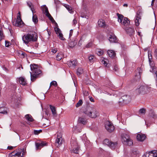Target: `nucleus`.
Listing matches in <instances>:
<instances>
[{
	"mask_svg": "<svg viewBox=\"0 0 157 157\" xmlns=\"http://www.w3.org/2000/svg\"><path fill=\"white\" fill-rule=\"evenodd\" d=\"M37 39L36 33L35 32H31L24 35L22 37L24 43L26 45L32 42H36Z\"/></svg>",
	"mask_w": 157,
	"mask_h": 157,
	"instance_id": "nucleus-1",
	"label": "nucleus"
},
{
	"mask_svg": "<svg viewBox=\"0 0 157 157\" xmlns=\"http://www.w3.org/2000/svg\"><path fill=\"white\" fill-rule=\"evenodd\" d=\"M32 73L30 72L31 75V80L32 82L34 81L39 75L41 73V71L35 64H31L30 66Z\"/></svg>",
	"mask_w": 157,
	"mask_h": 157,
	"instance_id": "nucleus-2",
	"label": "nucleus"
},
{
	"mask_svg": "<svg viewBox=\"0 0 157 157\" xmlns=\"http://www.w3.org/2000/svg\"><path fill=\"white\" fill-rule=\"evenodd\" d=\"M83 113L92 118H95L99 115L98 112L95 108L90 107L87 108L83 111Z\"/></svg>",
	"mask_w": 157,
	"mask_h": 157,
	"instance_id": "nucleus-3",
	"label": "nucleus"
},
{
	"mask_svg": "<svg viewBox=\"0 0 157 157\" xmlns=\"http://www.w3.org/2000/svg\"><path fill=\"white\" fill-rule=\"evenodd\" d=\"M122 141L124 144L131 146L133 144L132 140L130 138L129 136L126 133H123L121 135Z\"/></svg>",
	"mask_w": 157,
	"mask_h": 157,
	"instance_id": "nucleus-4",
	"label": "nucleus"
},
{
	"mask_svg": "<svg viewBox=\"0 0 157 157\" xmlns=\"http://www.w3.org/2000/svg\"><path fill=\"white\" fill-rule=\"evenodd\" d=\"M13 25L16 26L21 27L23 26L24 25V24L21 18L20 12H19L18 13L17 19L13 22Z\"/></svg>",
	"mask_w": 157,
	"mask_h": 157,
	"instance_id": "nucleus-5",
	"label": "nucleus"
},
{
	"mask_svg": "<svg viewBox=\"0 0 157 157\" xmlns=\"http://www.w3.org/2000/svg\"><path fill=\"white\" fill-rule=\"evenodd\" d=\"M41 8L43 13L50 20L52 21H54L53 18L49 13L48 8L46 5H43L41 6Z\"/></svg>",
	"mask_w": 157,
	"mask_h": 157,
	"instance_id": "nucleus-6",
	"label": "nucleus"
},
{
	"mask_svg": "<svg viewBox=\"0 0 157 157\" xmlns=\"http://www.w3.org/2000/svg\"><path fill=\"white\" fill-rule=\"evenodd\" d=\"M105 128L109 132H113L114 129V127L113 124L109 121H107L105 124Z\"/></svg>",
	"mask_w": 157,
	"mask_h": 157,
	"instance_id": "nucleus-7",
	"label": "nucleus"
},
{
	"mask_svg": "<svg viewBox=\"0 0 157 157\" xmlns=\"http://www.w3.org/2000/svg\"><path fill=\"white\" fill-rule=\"evenodd\" d=\"M143 157H157V151H153L146 152Z\"/></svg>",
	"mask_w": 157,
	"mask_h": 157,
	"instance_id": "nucleus-8",
	"label": "nucleus"
},
{
	"mask_svg": "<svg viewBox=\"0 0 157 157\" xmlns=\"http://www.w3.org/2000/svg\"><path fill=\"white\" fill-rule=\"evenodd\" d=\"M63 140L61 134H58L57 138L55 142L56 145L57 147H59L62 144L63 142Z\"/></svg>",
	"mask_w": 157,
	"mask_h": 157,
	"instance_id": "nucleus-9",
	"label": "nucleus"
},
{
	"mask_svg": "<svg viewBox=\"0 0 157 157\" xmlns=\"http://www.w3.org/2000/svg\"><path fill=\"white\" fill-rule=\"evenodd\" d=\"M77 64V61L76 60H71L68 63V66L71 69H74Z\"/></svg>",
	"mask_w": 157,
	"mask_h": 157,
	"instance_id": "nucleus-10",
	"label": "nucleus"
},
{
	"mask_svg": "<svg viewBox=\"0 0 157 157\" xmlns=\"http://www.w3.org/2000/svg\"><path fill=\"white\" fill-rule=\"evenodd\" d=\"M22 151L20 152H16L15 151L12 152L10 153L9 156L12 157L13 156H17L16 157H21V154Z\"/></svg>",
	"mask_w": 157,
	"mask_h": 157,
	"instance_id": "nucleus-11",
	"label": "nucleus"
},
{
	"mask_svg": "<svg viewBox=\"0 0 157 157\" xmlns=\"http://www.w3.org/2000/svg\"><path fill=\"white\" fill-rule=\"evenodd\" d=\"M47 143L45 142H41L40 143H36V145L37 149H40L43 146L46 145Z\"/></svg>",
	"mask_w": 157,
	"mask_h": 157,
	"instance_id": "nucleus-12",
	"label": "nucleus"
},
{
	"mask_svg": "<svg viewBox=\"0 0 157 157\" xmlns=\"http://www.w3.org/2000/svg\"><path fill=\"white\" fill-rule=\"evenodd\" d=\"M139 153L137 150L134 149L132 150L131 154L132 157H139Z\"/></svg>",
	"mask_w": 157,
	"mask_h": 157,
	"instance_id": "nucleus-13",
	"label": "nucleus"
},
{
	"mask_svg": "<svg viewBox=\"0 0 157 157\" xmlns=\"http://www.w3.org/2000/svg\"><path fill=\"white\" fill-rule=\"evenodd\" d=\"M146 138L145 135L138 134L137 136V139L140 141H143Z\"/></svg>",
	"mask_w": 157,
	"mask_h": 157,
	"instance_id": "nucleus-14",
	"label": "nucleus"
},
{
	"mask_svg": "<svg viewBox=\"0 0 157 157\" xmlns=\"http://www.w3.org/2000/svg\"><path fill=\"white\" fill-rule=\"evenodd\" d=\"M141 19V17L140 14L137 13L135 19V23L136 25L138 26L139 25V21Z\"/></svg>",
	"mask_w": 157,
	"mask_h": 157,
	"instance_id": "nucleus-15",
	"label": "nucleus"
},
{
	"mask_svg": "<svg viewBox=\"0 0 157 157\" xmlns=\"http://www.w3.org/2000/svg\"><path fill=\"white\" fill-rule=\"evenodd\" d=\"M78 122L79 123L83 124H85L87 122L86 119L82 117H79L78 119Z\"/></svg>",
	"mask_w": 157,
	"mask_h": 157,
	"instance_id": "nucleus-16",
	"label": "nucleus"
},
{
	"mask_svg": "<svg viewBox=\"0 0 157 157\" xmlns=\"http://www.w3.org/2000/svg\"><path fill=\"white\" fill-rule=\"evenodd\" d=\"M107 53L109 56L112 58H113L114 57L116 54L115 52L112 50H108Z\"/></svg>",
	"mask_w": 157,
	"mask_h": 157,
	"instance_id": "nucleus-17",
	"label": "nucleus"
},
{
	"mask_svg": "<svg viewBox=\"0 0 157 157\" xmlns=\"http://www.w3.org/2000/svg\"><path fill=\"white\" fill-rule=\"evenodd\" d=\"M129 23V21L128 20V18L124 17L122 23H121V24L125 26H127L128 25Z\"/></svg>",
	"mask_w": 157,
	"mask_h": 157,
	"instance_id": "nucleus-18",
	"label": "nucleus"
},
{
	"mask_svg": "<svg viewBox=\"0 0 157 157\" xmlns=\"http://www.w3.org/2000/svg\"><path fill=\"white\" fill-rule=\"evenodd\" d=\"M19 83L20 84L24 86H25L26 85V81L24 78L21 77L19 78Z\"/></svg>",
	"mask_w": 157,
	"mask_h": 157,
	"instance_id": "nucleus-19",
	"label": "nucleus"
},
{
	"mask_svg": "<svg viewBox=\"0 0 157 157\" xmlns=\"http://www.w3.org/2000/svg\"><path fill=\"white\" fill-rule=\"evenodd\" d=\"M109 40L110 42L114 43L116 42L117 39L115 36L110 35Z\"/></svg>",
	"mask_w": 157,
	"mask_h": 157,
	"instance_id": "nucleus-20",
	"label": "nucleus"
},
{
	"mask_svg": "<svg viewBox=\"0 0 157 157\" xmlns=\"http://www.w3.org/2000/svg\"><path fill=\"white\" fill-rule=\"evenodd\" d=\"M98 25L101 27H104L105 26V21L102 19L99 20L98 21Z\"/></svg>",
	"mask_w": 157,
	"mask_h": 157,
	"instance_id": "nucleus-21",
	"label": "nucleus"
},
{
	"mask_svg": "<svg viewBox=\"0 0 157 157\" xmlns=\"http://www.w3.org/2000/svg\"><path fill=\"white\" fill-rule=\"evenodd\" d=\"M117 146V142H113L111 141L109 146L110 148L113 149H115Z\"/></svg>",
	"mask_w": 157,
	"mask_h": 157,
	"instance_id": "nucleus-22",
	"label": "nucleus"
},
{
	"mask_svg": "<svg viewBox=\"0 0 157 157\" xmlns=\"http://www.w3.org/2000/svg\"><path fill=\"white\" fill-rule=\"evenodd\" d=\"M50 107L53 115L54 116H56V112L55 107L54 106L50 105Z\"/></svg>",
	"mask_w": 157,
	"mask_h": 157,
	"instance_id": "nucleus-23",
	"label": "nucleus"
},
{
	"mask_svg": "<svg viewBox=\"0 0 157 157\" xmlns=\"http://www.w3.org/2000/svg\"><path fill=\"white\" fill-rule=\"evenodd\" d=\"M146 87H144V86H141L139 89L136 90V91L140 93H145L144 89H146Z\"/></svg>",
	"mask_w": 157,
	"mask_h": 157,
	"instance_id": "nucleus-24",
	"label": "nucleus"
},
{
	"mask_svg": "<svg viewBox=\"0 0 157 157\" xmlns=\"http://www.w3.org/2000/svg\"><path fill=\"white\" fill-rule=\"evenodd\" d=\"M0 113L3 114H6L7 113V110L6 108L4 107L0 108Z\"/></svg>",
	"mask_w": 157,
	"mask_h": 157,
	"instance_id": "nucleus-25",
	"label": "nucleus"
},
{
	"mask_svg": "<svg viewBox=\"0 0 157 157\" xmlns=\"http://www.w3.org/2000/svg\"><path fill=\"white\" fill-rule=\"evenodd\" d=\"M117 16L118 17V22L121 23L124 18V16L123 15L120 14L119 13H117Z\"/></svg>",
	"mask_w": 157,
	"mask_h": 157,
	"instance_id": "nucleus-26",
	"label": "nucleus"
},
{
	"mask_svg": "<svg viewBox=\"0 0 157 157\" xmlns=\"http://www.w3.org/2000/svg\"><path fill=\"white\" fill-rule=\"evenodd\" d=\"M149 62L150 65L151 67L152 68V69L153 71L155 72L157 70V69L154 67V62L151 61L149 57Z\"/></svg>",
	"mask_w": 157,
	"mask_h": 157,
	"instance_id": "nucleus-27",
	"label": "nucleus"
},
{
	"mask_svg": "<svg viewBox=\"0 0 157 157\" xmlns=\"http://www.w3.org/2000/svg\"><path fill=\"white\" fill-rule=\"evenodd\" d=\"M64 6L68 10L70 13H73L74 11L73 10L72 8L70 6L67 4H65Z\"/></svg>",
	"mask_w": 157,
	"mask_h": 157,
	"instance_id": "nucleus-28",
	"label": "nucleus"
},
{
	"mask_svg": "<svg viewBox=\"0 0 157 157\" xmlns=\"http://www.w3.org/2000/svg\"><path fill=\"white\" fill-rule=\"evenodd\" d=\"M33 13V15L32 17V20L34 22V23L36 24L38 22V18L36 15L34 14V13Z\"/></svg>",
	"mask_w": 157,
	"mask_h": 157,
	"instance_id": "nucleus-29",
	"label": "nucleus"
},
{
	"mask_svg": "<svg viewBox=\"0 0 157 157\" xmlns=\"http://www.w3.org/2000/svg\"><path fill=\"white\" fill-rule=\"evenodd\" d=\"M25 119L29 121L32 122L33 121L32 116L29 114H27L25 116Z\"/></svg>",
	"mask_w": 157,
	"mask_h": 157,
	"instance_id": "nucleus-30",
	"label": "nucleus"
},
{
	"mask_svg": "<svg viewBox=\"0 0 157 157\" xmlns=\"http://www.w3.org/2000/svg\"><path fill=\"white\" fill-rule=\"evenodd\" d=\"M77 44V41L75 40L74 41H71L69 43V45L71 48H73Z\"/></svg>",
	"mask_w": 157,
	"mask_h": 157,
	"instance_id": "nucleus-31",
	"label": "nucleus"
},
{
	"mask_svg": "<svg viewBox=\"0 0 157 157\" xmlns=\"http://www.w3.org/2000/svg\"><path fill=\"white\" fill-rule=\"evenodd\" d=\"M96 52L98 56H101L104 53V51L103 50L101 49H98L96 50Z\"/></svg>",
	"mask_w": 157,
	"mask_h": 157,
	"instance_id": "nucleus-32",
	"label": "nucleus"
},
{
	"mask_svg": "<svg viewBox=\"0 0 157 157\" xmlns=\"http://www.w3.org/2000/svg\"><path fill=\"white\" fill-rule=\"evenodd\" d=\"M83 72V69L81 67L78 68L77 71V74L78 75H79L82 74Z\"/></svg>",
	"mask_w": 157,
	"mask_h": 157,
	"instance_id": "nucleus-33",
	"label": "nucleus"
},
{
	"mask_svg": "<svg viewBox=\"0 0 157 157\" xmlns=\"http://www.w3.org/2000/svg\"><path fill=\"white\" fill-rule=\"evenodd\" d=\"M122 99L124 101H129L130 100V97L129 96L126 95L122 97Z\"/></svg>",
	"mask_w": 157,
	"mask_h": 157,
	"instance_id": "nucleus-34",
	"label": "nucleus"
},
{
	"mask_svg": "<svg viewBox=\"0 0 157 157\" xmlns=\"http://www.w3.org/2000/svg\"><path fill=\"white\" fill-rule=\"evenodd\" d=\"M63 55L61 53H58L56 56V59L57 60H60L63 57Z\"/></svg>",
	"mask_w": 157,
	"mask_h": 157,
	"instance_id": "nucleus-35",
	"label": "nucleus"
},
{
	"mask_svg": "<svg viewBox=\"0 0 157 157\" xmlns=\"http://www.w3.org/2000/svg\"><path fill=\"white\" fill-rule=\"evenodd\" d=\"M89 61L90 62H92L94 61L95 58L94 56L93 55H90L89 57Z\"/></svg>",
	"mask_w": 157,
	"mask_h": 157,
	"instance_id": "nucleus-36",
	"label": "nucleus"
},
{
	"mask_svg": "<svg viewBox=\"0 0 157 157\" xmlns=\"http://www.w3.org/2000/svg\"><path fill=\"white\" fill-rule=\"evenodd\" d=\"M111 141L108 139H105L103 141V144L106 145H107L108 146H109Z\"/></svg>",
	"mask_w": 157,
	"mask_h": 157,
	"instance_id": "nucleus-37",
	"label": "nucleus"
},
{
	"mask_svg": "<svg viewBox=\"0 0 157 157\" xmlns=\"http://www.w3.org/2000/svg\"><path fill=\"white\" fill-rule=\"evenodd\" d=\"M27 4L28 6L30 8L33 13L34 9L33 8V6L32 5V4L31 2H27Z\"/></svg>",
	"mask_w": 157,
	"mask_h": 157,
	"instance_id": "nucleus-38",
	"label": "nucleus"
},
{
	"mask_svg": "<svg viewBox=\"0 0 157 157\" xmlns=\"http://www.w3.org/2000/svg\"><path fill=\"white\" fill-rule=\"evenodd\" d=\"M83 103L82 101V100H79L78 101L76 105V107L78 108L79 106H80Z\"/></svg>",
	"mask_w": 157,
	"mask_h": 157,
	"instance_id": "nucleus-39",
	"label": "nucleus"
},
{
	"mask_svg": "<svg viewBox=\"0 0 157 157\" xmlns=\"http://www.w3.org/2000/svg\"><path fill=\"white\" fill-rule=\"evenodd\" d=\"M141 70L140 69V70L139 71V75H136L135 76V79L136 80H138L140 78V73H141Z\"/></svg>",
	"mask_w": 157,
	"mask_h": 157,
	"instance_id": "nucleus-40",
	"label": "nucleus"
},
{
	"mask_svg": "<svg viewBox=\"0 0 157 157\" xmlns=\"http://www.w3.org/2000/svg\"><path fill=\"white\" fill-rule=\"evenodd\" d=\"M57 82L56 81H53L50 83V87L52 86H57Z\"/></svg>",
	"mask_w": 157,
	"mask_h": 157,
	"instance_id": "nucleus-41",
	"label": "nucleus"
},
{
	"mask_svg": "<svg viewBox=\"0 0 157 157\" xmlns=\"http://www.w3.org/2000/svg\"><path fill=\"white\" fill-rule=\"evenodd\" d=\"M54 29L55 32L57 35L61 33L60 29L58 28H55Z\"/></svg>",
	"mask_w": 157,
	"mask_h": 157,
	"instance_id": "nucleus-42",
	"label": "nucleus"
},
{
	"mask_svg": "<svg viewBox=\"0 0 157 157\" xmlns=\"http://www.w3.org/2000/svg\"><path fill=\"white\" fill-rule=\"evenodd\" d=\"M58 36L59 37L60 40H65L64 38L63 37V35L61 33L58 34Z\"/></svg>",
	"mask_w": 157,
	"mask_h": 157,
	"instance_id": "nucleus-43",
	"label": "nucleus"
},
{
	"mask_svg": "<svg viewBox=\"0 0 157 157\" xmlns=\"http://www.w3.org/2000/svg\"><path fill=\"white\" fill-rule=\"evenodd\" d=\"M144 87H145H145L147 88L146 89H144L145 93V92H147L149 91L150 90V89L151 88V87H149L148 86H144Z\"/></svg>",
	"mask_w": 157,
	"mask_h": 157,
	"instance_id": "nucleus-44",
	"label": "nucleus"
},
{
	"mask_svg": "<svg viewBox=\"0 0 157 157\" xmlns=\"http://www.w3.org/2000/svg\"><path fill=\"white\" fill-rule=\"evenodd\" d=\"M79 148L78 147H77L76 148H75V149H73L72 150V151L75 153L78 154V151L79 150Z\"/></svg>",
	"mask_w": 157,
	"mask_h": 157,
	"instance_id": "nucleus-45",
	"label": "nucleus"
},
{
	"mask_svg": "<svg viewBox=\"0 0 157 157\" xmlns=\"http://www.w3.org/2000/svg\"><path fill=\"white\" fill-rule=\"evenodd\" d=\"M41 132H42V130H35L34 131V133L35 135L38 134Z\"/></svg>",
	"mask_w": 157,
	"mask_h": 157,
	"instance_id": "nucleus-46",
	"label": "nucleus"
},
{
	"mask_svg": "<svg viewBox=\"0 0 157 157\" xmlns=\"http://www.w3.org/2000/svg\"><path fill=\"white\" fill-rule=\"evenodd\" d=\"M57 50V49L56 48H52L51 49L52 52L54 53H56Z\"/></svg>",
	"mask_w": 157,
	"mask_h": 157,
	"instance_id": "nucleus-47",
	"label": "nucleus"
},
{
	"mask_svg": "<svg viewBox=\"0 0 157 157\" xmlns=\"http://www.w3.org/2000/svg\"><path fill=\"white\" fill-rule=\"evenodd\" d=\"M139 112L141 114H144L145 113V110L144 109H140V110Z\"/></svg>",
	"mask_w": 157,
	"mask_h": 157,
	"instance_id": "nucleus-48",
	"label": "nucleus"
},
{
	"mask_svg": "<svg viewBox=\"0 0 157 157\" xmlns=\"http://www.w3.org/2000/svg\"><path fill=\"white\" fill-rule=\"evenodd\" d=\"M92 45V43L91 42H90L88 43L86 45V48H89Z\"/></svg>",
	"mask_w": 157,
	"mask_h": 157,
	"instance_id": "nucleus-49",
	"label": "nucleus"
},
{
	"mask_svg": "<svg viewBox=\"0 0 157 157\" xmlns=\"http://www.w3.org/2000/svg\"><path fill=\"white\" fill-rule=\"evenodd\" d=\"M10 44V43L7 41H5V46L6 47H8Z\"/></svg>",
	"mask_w": 157,
	"mask_h": 157,
	"instance_id": "nucleus-50",
	"label": "nucleus"
},
{
	"mask_svg": "<svg viewBox=\"0 0 157 157\" xmlns=\"http://www.w3.org/2000/svg\"><path fill=\"white\" fill-rule=\"evenodd\" d=\"M73 25H75L77 23V20L75 19H74L72 22Z\"/></svg>",
	"mask_w": 157,
	"mask_h": 157,
	"instance_id": "nucleus-51",
	"label": "nucleus"
},
{
	"mask_svg": "<svg viewBox=\"0 0 157 157\" xmlns=\"http://www.w3.org/2000/svg\"><path fill=\"white\" fill-rule=\"evenodd\" d=\"M129 30L130 31L131 33H132L134 32L133 29H132V28H128L127 30V32H128V31Z\"/></svg>",
	"mask_w": 157,
	"mask_h": 157,
	"instance_id": "nucleus-52",
	"label": "nucleus"
},
{
	"mask_svg": "<svg viewBox=\"0 0 157 157\" xmlns=\"http://www.w3.org/2000/svg\"><path fill=\"white\" fill-rule=\"evenodd\" d=\"M73 30L72 29H71L70 30V33H69V38L72 36V34H73Z\"/></svg>",
	"mask_w": 157,
	"mask_h": 157,
	"instance_id": "nucleus-53",
	"label": "nucleus"
},
{
	"mask_svg": "<svg viewBox=\"0 0 157 157\" xmlns=\"http://www.w3.org/2000/svg\"><path fill=\"white\" fill-rule=\"evenodd\" d=\"M102 63L105 66H106L107 65L106 62L104 60H103L102 61Z\"/></svg>",
	"mask_w": 157,
	"mask_h": 157,
	"instance_id": "nucleus-54",
	"label": "nucleus"
},
{
	"mask_svg": "<svg viewBox=\"0 0 157 157\" xmlns=\"http://www.w3.org/2000/svg\"><path fill=\"white\" fill-rule=\"evenodd\" d=\"M82 40L81 39H80L79 42H78V45L79 46H80L82 45Z\"/></svg>",
	"mask_w": 157,
	"mask_h": 157,
	"instance_id": "nucleus-55",
	"label": "nucleus"
},
{
	"mask_svg": "<svg viewBox=\"0 0 157 157\" xmlns=\"http://www.w3.org/2000/svg\"><path fill=\"white\" fill-rule=\"evenodd\" d=\"M2 31L0 30V40L2 39Z\"/></svg>",
	"mask_w": 157,
	"mask_h": 157,
	"instance_id": "nucleus-56",
	"label": "nucleus"
},
{
	"mask_svg": "<svg viewBox=\"0 0 157 157\" xmlns=\"http://www.w3.org/2000/svg\"><path fill=\"white\" fill-rule=\"evenodd\" d=\"M13 147H12V146H9L8 147H7V148L9 150H11V149H13Z\"/></svg>",
	"mask_w": 157,
	"mask_h": 157,
	"instance_id": "nucleus-57",
	"label": "nucleus"
},
{
	"mask_svg": "<svg viewBox=\"0 0 157 157\" xmlns=\"http://www.w3.org/2000/svg\"><path fill=\"white\" fill-rule=\"evenodd\" d=\"M155 58L157 59V51H156L155 52Z\"/></svg>",
	"mask_w": 157,
	"mask_h": 157,
	"instance_id": "nucleus-58",
	"label": "nucleus"
},
{
	"mask_svg": "<svg viewBox=\"0 0 157 157\" xmlns=\"http://www.w3.org/2000/svg\"><path fill=\"white\" fill-rule=\"evenodd\" d=\"M90 101H91V102L94 101V99L92 97L90 98Z\"/></svg>",
	"mask_w": 157,
	"mask_h": 157,
	"instance_id": "nucleus-59",
	"label": "nucleus"
},
{
	"mask_svg": "<svg viewBox=\"0 0 157 157\" xmlns=\"http://www.w3.org/2000/svg\"><path fill=\"white\" fill-rule=\"evenodd\" d=\"M155 0H152L151 2V5L153 6L154 5V2Z\"/></svg>",
	"mask_w": 157,
	"mask_h": 157,
	"instance_id": "nucleus-60",
	"label": "nucleus"
},
{
	"mask_svg": "<svg viewBox=\"0 0 157 157\" xmlns=\"http://www.w3.org/2000/svg\"><path fill=\"white\" fill-rule=\"evenodd\" d=\"M155 71V74L156 75V82H157V70Z\"/></svg>",
	"mask_w": 157,
	"mask_h": 157,
	"instance_id": "nucleus-61",
	"label": "nucleus"
},
{
	"mask_svg": "<svg viewBox=\"0 0 157 157\" xmlns=\"http://www.w3.org/2000/svg\"><path fill=\"white\" fill-rule=\"evenodd\" d=\"M128 6V4H124L123 5V6L124 7H127Z\"/></svg>",
	"mask_w": 157,
	"mask_h": 157,
	"instance_id": "nucleus-62",
	"label": "nucleus"
},
{
	"mask_svg": "<svg viewBox=\"0 0 157 157\" xmlns=\"http://www.w3.org/2000/svg\"><path fill=\"white\" fill-rule=\"evenodd\" d=\"M115 70L116 71H117V68H115Z\"/></svg>",
	"mask_w": 157,
	"mask_h": 157,
	"instance_id": "nucleus-63",
	"label": "nucleus"
},
{
	"mask_svg": "<svg viewBox=\"0 0 157 157\" xmlns=\"http://www.w3.org/2000/svg\"><path fill=\"white\" fill-rule=\"evenodd\" d=\"M115 70L116 71H117V68H115Z\"/></svg>",
	"mask_w": 157,
	"mask_h": 157,
	"instance_id": "nucleus-64",
	"label": "nucleus"
}]
</instances>
